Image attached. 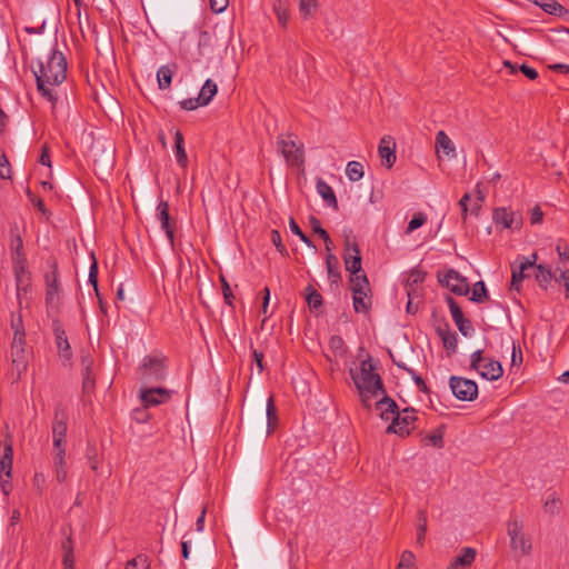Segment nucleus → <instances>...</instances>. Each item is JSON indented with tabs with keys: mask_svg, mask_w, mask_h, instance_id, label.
<instances>
[{
	"mask_svg": "<svg viewBox=\"0 0 569 569\" xmlns=\"http://www.w3.org/2000/svg\"><path fill=\"white\" fill-rule=\"evenodd\" d=\"M36 76L38 91L52 104L57 102V94L50 87L60 86L67 78V60L63 53L52 49L38 59L32 67Z\"/></svg>",
	"mask_w": 569,
	"mask_h": 569,
	"instance_id": "nucleus-1",
	"label": "nucleus"
},
{
	"mask_svg": "<svg viewBox=\"0 0 569 569\" xmlns=\"http://www.w3.org/2000/svg\"><path fill=\"white\" fill-rule=\"evenodd\" d=\"M350 376L366 408L371 407L375 398L383 396L382 380L379 373L376 372V366L371 357L368 356L360 362L359 370L350 369Z\"/></svg>",
	"mask_w": 569,
	"mask_h": 569,
	"instance_id": "nucleus-2",
	"label": "nucleus"
},
{
	"mask_svg": "<svg viewBox=\"0 0 569 569\" xmlns=\"http://www.w3.org/2000/svg\"><path fill=\"white\" fill-rule=\"evenodd\" d=\"M507 533L510 539V548L519 556H529L532 551L531 537L526 533L523 521L511 518L507 523Z\"/></svg>",
	"mask_w": 569,
	"mask_h": 569,
	"instance_id": "nucleus-3",
	"label": "nucleus"
},
{
	"mask_svg": "<svg viewBox=\"0 0 569 569\" xmlns=\"http://www.w3.org/2000/svg\"><path fill=\"white\" fill-rule=\"evenodd\" d=\"M21 318H18L17 322L12 321L14 335L10 348L11 362L19 376L27 369L29 356L26 348L24 331L21 329Z\"/></svg>",
	"mask_w": 569,
	"mask_h": 569,
	"instance_id": "nucleus-4",
	"label": "nucleus"
},
{
	"mask_svg": "<svg viewBox=\"0 0 569 569\" xmlns=\"http://www.w3.org/2000/svg\"><path fill=\"white\" fill-rule=\"evenodd\" d=\"M492 221L500 231L506 229L520 230L522 227V216L519 211L507 207H499L492 211Z\"/></svg>",
	"mask_w": 569,
	"mask_h": 569,
	"instance_id": "nucleus-5",
	"label": "nucleus"
},
{
	"mask_svg": "<svg viewBox=\"0 0 569 569\" xmlns=\"http://www.w3.org/2000/svg\"><path fill=\"white\" fill-rule=\"evenodd\" d=\"M277 149L289 166H299L303 162L302 148L297 144L292 136H279L277 138Z\"/></svg>",
	"mask_w": 569,
	"mask_h": 569,
	"instance_id": "nucleus-6",
	"label": "nucleus"
},
{
	"mask_svg": "<svg viewBox=\"0 0 569 569\" xmlns=\"http://www.w3.org/2000/svg\"><path fill=\"white\" fill-rule=\"evenodd\" d=\"M141 376L146 381H159L166 376L164 358L147 356L140 365Z\"/></svg>",
	"mask_w": 569,
	"mask_h": 569,
	"instance_id": "nucleus-7",
	"label": "nucleus"
},
{
	"mask_svg": "<svg viewBox=\"0 0 569 569\" xmlns=\"http://www.w3.org/2000/svg\"><path fill=\"white\" fill-rule=\"evenodd\" d=\"M449 386L453 396L461 401H472L478 396V386L473 380L453 376Z\"/></svg>",
	"mask_w": 569,
	"mask_h": 569,
	"instance_id": "nucleus-8",
	"label": "nucleus"
},
{
	"mask_svg": "<svg viewBox=\"0 0 569 569\" xmlns=\"http://www.w3.org/2000/svg\"><path fill=\"white\" fill-rule=\"evenodd\" d=\"M416 421V415L413 409H405L401 412H397L393 417L391 425L388 427L387 431L397 433L399 436H407L410 433V430L413 428V422Z\"/></svg>",
	"mask_w": 569,
	"mask_h": 569,
	"instance_id": "nucleus-9",
	"label": "nucleus"
},
{
	"mask_svg": "<svg viewBox=\"0 0 569 569\" xmlns=\"http://www.w3.org/2000/svg\"><path fill=\"white\" fill-rule=\"evenodd\" d=\"M171 391L166 388H141L140 400L143 407H156L166 403L171 398Z\"/></svg>",
	"mask_w": 569,
	"mask_h": 569,
	"instance_id": "nucleus-10",
	"label": "nucleus"
},
{
	"mask_svg": "<svg viewBox=\"0 0 569 569\" xmlns=\"http://www.w3.org/2000/svg\"><path fill=\"white\" fill-rule=\"evenodd\" d=\"M157 220L161 224V229L164 231L166 237L170 243V247H174V223L171 221L169 214V203L161 200L156 208Z\"/></svg>",
	"mask_w": 569,
	"mask_h": 569,
	"instance_id": "nucleus-11",
	"label": "nucleus"
},
{
	"mask_svg": "<svg viewBox=\"0 0 569 569\" xmlns=\"http://www.w3.org/2000/svg\"><path fill=\"white\" fill-rule=\"evenodd\" d=\"M52 329L56 338V346L58 353L63 365H68L72 358L71 348L62 325L59 321H53Z\"/></svg>",
	"mask_w": 569,
	"mask_h": 569,
	"instance_id": "nucleus-12",
	"label": "nucleus"
},
{
	"mask_svg": "<svg viewBox=\"0 0 569 569\" xmlns=\"http://www.w3.org/2000/svg\"><path fill=\"white\" fill-rule=\"evenodd\" d=\"M13 262V272L16 278V284H17V291L18 296L21 291L27 292L30 283H31V277L30 272L28 270V263L26 257H22L20 259H12Z\"/></svg>",
	"mask_w": 569,
	"mask_h": 569,
	"instance_id": "nucleus-13",
	"label": "nucleus"
},
{
	"mask_svg": "<svg viewBox=\"0 0 569 569\" xmlns=\"http://www.w3.org/2000/svg\"><path fill=\"white\" fill-rule=\"evenodd\" d=\"M450 291L458 296H465L469 292V283L466 278L456 270H449L440 280Z\"/></svg>",
	"mask_w": 569,
	"mask_h": 569,
	"instance_id": "nucleus-14",
	"label": "nucleus"
},
{
	"mask_svg": "<svg viewBox=\"0 0 569 569\" xmlns=\"http://www.w3.org/2000/svg\"><path fill=\"white\" fill-rule=\"evenodd\" d=\"M46 300L47 305L51 308H54L58 306L59 302V292H60V283H59V276L58 271L54 268L50 273L46 276Z\"/></svg>",
	"mask_w": 569,
	"mask_h": 569,
	"instance_id": "nucleus-15",
	"label": "nucleus"
},
{
	"mask_svg": "<svg viewBox=\"0 0 569 569\" xmlns=\"http://www.w3.org/2000/svg\"><path fill=\"white\" fill-rule=\"evenodd\" d=\"M477 557V550L471 547H463L460 552L452 558L447 569H468Z\"/></svg>",
	"mask_w": 569,
	"mask_h": 569,
	"instance_id": "nucleus-16",
	"label": "nucleus"
},
{
	"mask_svg": "<svg viewBox=\"0 0 569 569\" xmlns=\"http://www.w3.org/2000/svg\"><path fill=\"white\" fill-rule=\"evenodd\" d=\"M345 264L347 271L351 274L360 273L361 271V256L357 243H347Z\"/></svg>",
	"mask_w": 569,
	"mask_h": 569,
	"instance_id": "nucleus-17",
	"label": "nucleus"
},
{
	"mask_svg": "<svg viewBox=\"0 0 569 569\" xmlns=\"http://www.w3.org/2000/svg\"><path fill=\"white\" fill-rule=\"evenodd\" d=\"M395 141L391 137H382L378 147L380 158L385 161L388 168H391L396 162Z\"/></svg>",
	"mask_w": 569,
	"mask_h": 569,
	"instance_id": "nucleus-18",
	"label": "nucleus"
},
{
	"mask_svg": "<svg viewBox=\"0 0 569 569\" xmlns=\"http://www.w3.org/2000/svg\"><path fill=\"white\" fill-rule=\"evenodd\" d=\"M537 254L532 253L529 258H522L519 270H512L511 287L519 290L520 282L525 279V271L535 266Z\"/></svg>",
	"mask_w": 569,
	"mask_h": 569,
	"instance_id": "nucleus-19",
	"label": "nucleus"
},
{
	"mask_svg": "<svg viewBox=\"0 0 569 569\" xmlns=\"http://www.w3.org/2000/svg\"><path fill=\"white\" fill-rule=\"evenodd\" d=\"M478 372L487 380H498L502 376L503 370L499 361L487 359Z\"/></svg>",
	"mask_w": 569,
	"mask_h": 569,
	"instance_id": "nucleus-20",
	"label": "nucleus"
},
{
	"mask_svg": "<svg viewBox=\"0 0 569 569\" xmlns=\"http://www.w3.org/2000/svg\"><path fill=\"white\" fill-rule=\"evenodd\" d=\"M533 3L540 9H542L546 13L561 17L565 20H569V10L556 0H550L547 2H540L538 0H535Z\"/></svg>",
	"mask_w": 569,
	"mask_h": 569,
	"instance_id": "nucleus-21",
	"label": "nucleus"
},
{
	"mask_svg": "<svg viewBox=\"0 0 569 569\" xmlns=\"http://www.w3.org/2000/svg\"><path fill=\"white\" fill-rule=\"evenodd\" d=\"M13 450L11 443H4L3 452L0 455V476L8 479L12 472Z\"/></svg>",
	"mask_w": 569,
	"mask_h": 569,
	"instance_id": "nucleus-22",
	"label": "nucleus"
},
{
	"mask_svg": "<svg viewBox=\"0 0 569 569\" xmlns=\"http://www.w3.org/2000/svg\"><path fill=\"white\" fill-rule=\"evenodd\" d=\"M437 152L442 151L449 158L456 157V147L452 140L445 131H438L436 134Z\"/></svg>",
	"mask_w": 569,
	"mask_h": 569,
	"instance_id": "nucleus-23",
	"label": "nucleus"
},
{
	"mask_svg": "<svg viewBox=\"0 0 569 569\" xmlns=\"http://www.w3.org/2000/svg\"><path fill=\"white\" fill-rule=\"evenodd\" d=\"M377 399L378 401L376 402V406L380 411L381 418L386 420H389L390 418L393 419L395 415H397V403L391 398L387 397L386 392Z\"/></svg>",
	"mask_w": 569,
	"mask_h": 569,
	"instance_id": "nucleus-24",
	"label": "nucleus"
},
{
	"mask_svg": "<svg viewBox=\"0 0 569 569\" xmlns=\"http://www.w3.org/2000/svg\"><path fill=\"white\" fill-rule=\"evenodd\" d=\"M174 157L178 164L186 169L188 166V157L184 150V139L180 130L174 131Z\"/></svg>",
	"mask_w": 569,
	"mask_h": 569,
	"instance_id": "nucleus-25",
	"label": "nucleus"
},
{
	"mask_svg": "<svg viewBox=\"0 0 569 569\" xmlns=\"http://www.w3.org/2000/svg\"><path fill=\"white\" fill-rule=\"evenodd\" d=\"M53 473H54V479L59 483H62L66 481L67 476H68V471H67V467H66V455H61V451L56 452L53 455Z\"/></svg>",
	"mask_w": 569,
	"mask_h": 569,
	"instance_id": "nucleus-26",
	"label": "nucleus"
},
{
	"mask_svg": "<svg viewBox=\"0 0 569 569\" xmlns=\"http://www.w3.org/2000/svg\"><path fill=\"white\" fill-rule=\"evenodd\" d=\"M350 284L352 295H365L370 292L368 278L363 273L351 274Z\"/></svg>",
	"mask_w": 569,
	"mask_h": 569,
	"instance_id": "nucleus-27",
	"label": "nucleus"
},
{
	"mask_svg": "<svg viewBox=\"0 0 569 569\" xmlns=\"http://www.w3.org/2000/svg\"><path fill=\"white\" fill-rule=\"evenodd\" d=\"M218 92V86L214 81L211 79H207L203 86L201 87V90L199 92V99L200 102H202V106H207L211 102L213 97Z\"/></svg>",
	"mask_w": 569,
	"mask_h": 569,
	"instance_id": "nucleus-28",
	"label": "nucleus"
},
{
	"mask_svg": "<svg viewBox=\"0 0 569 569\" xmlns=\"http://www.w3.org/2000/svg\"><path fill=\"white\" fill-rule=\"evenodd\" d=\"M316 188H317V192L319 193V196L329 206H333L335 208L337 207V198L335 196V192H333L332 188L326 181H323L322 179H318Z\"/></svg>",
	"mask_w": 569,
	"mask_h": 569,
	"instance_id": "nucleus-29",
	"label": "nucleus"
},
{
	"mask_svg": "<svg viewBox=\"0 0 569 569\" xmlns=\"http://www.w3.org/2000/svg\"><path fill=\"white\" fill-rule=\"evenodd\" d=\"M536 279L539 286L543 289H547L555 274H552L551 269L545 264H538L537 267Z\"/></svg>",
	"mask_w": 569,
	"mask_h": 569,
	"instance_id": "nucleus-30",
	"label": "nucleus"
},
{
	"mask_svg": "<svg viewBox=\"0 0 569 569\" xmlns=\"http://www.w3.org/2000/svg\"><path fill=\"white\" fill-rule=\"evenodd\" d=\"M52 436L63 437L67 436V418L63 412H56L52 425Z\"/></svg>",
	"mask_w": 569,
	"mask_h": 569,
	"instance_id": "nucleus-31",
	"label": "nucleus"
},
{
	"mask_svg": "<svg viewBox=\"0 0 569 569\" xmlns=\"http://www.w3.org/2000/svg\"><path fill=\"white\" fill-rule=\"evenodd\" d=\"M326 264L328 271V278L331 282L337 283L340 279V273L338 271V260L332 253H328L326 257Z\"/></svg>",
	"mask_w": 569,
	"mask_h": 569,
	"instance_id": "nucleus-32",
	"label": "nucleus"
},
{
	"mask_svg": "<svg viewBox=\"0 0 569 569\" xmlns=\"http://www.w3.org/2000/svg\"><path fill=\"white\" fill-rule=\"evenodd\" d=\"M353 300V309L356 312H368L370 306H371V299L369 297V293L365 295H352Z\"/></svg>",
	"mask_w": 569,
	"mask_h": 569,
	"instance_id": "nucleus-33",
	"label": "nucleus"
},
{
	"mask_svg": "<svg viewBox=\"0 0 569 569\" xmlns=\"http://www.w3.org/2000/svg\"><path fill=\"white\" fill-rule=\"evenodd\" d=\"M305 292L307 303L311 309H318L322 306V296L315 289L313 286L309 284Z\"/></svg>",
	"mask_w": 569,
	"mask_h": 569,
	"instance_id": "nucleus-34",
	"label": "nucleus"
},
{
	"mask_svg": "<svg viewBox=\"0 0 569 569\" xmlns=\"http://www.w3.org/2000/svg\"><path fill=\"white\" fill-rule=\"evenodd\" d=\"M416 528H417L416 543L418 546L422 547L425 543V536H426V531H427V516H426L425 511H419Z\"/></svg>",
	"mask_w": 569,
	"mask_h": 569,
	"instance_id": "nucleus-35",
	"label": "nucleus"
},
{
	"mask_svg": "<svg viewBox=\"0 0 569 569\" xmlns=\"http://www.w3.org/2000/svg\"><path fill=\"white\" fill-rule=\"evenodd\" d=\"M346 174L350 181H359L363 177V167L359 161H349Z\"/></svg>",
	"mask_w": 569,
	"mask_h": 569,
	"instance_id": "nucleus-36",
	"label": "nucleus"
},
{
	"mask_svg": "<svg viewBox=\"0 0 569 569\" xmlns=\"http://www.w3.org/2000/svg\"><path fill=\"white\" fill-rule=\"evenodd\" d=\"M442 343L447 350H450L451 352H456L458 339L457 335L449 329L447 330H440L439 331Z\"/></svg>",
	"mask_w": 569,
	"mask_h": 569,
	"instance_id": "nucleus-37",
	"label": "nucleus"
},
{
	"mask_svg": "<svg viewBox=\"0 0 569 569\" xmlns=\"http://www.w3.org/2000/svg\"><path fill=\"white\" fill-rule=\"evenodd\" d=\"M420 293L421 290L409 289L407 292L408 302H407V312L413 315L418 311L419 302H420Z\"/></svg>",
	"mask_w": 569,
	"mask_h": 569,
	"instance_id": "nucleus-38",
	"label": "nucleus"
},
{
	"mask_svg": "<svg viewBox=\"0 0 569 569\" xmlns=\"http://www.w3.org/2000/svg\"><path fill=\"white\" fill-rule=\"evenodd\" d=\"M397 569H417L416 556L410 550H405L400 555Z\"/></svg>",
	"mask_w": 569,
	"mask_h": 569,
	"instance_id": "nucleus-39",
	"label": "nucleus"
},
{
	"mask_svg": "<svg viewBox=\"0 0 569 569\" xmlns=\"http://www.w3.org/2000/svg\"><path fill=\"white\" fill-rule=\"evenodd\" d=\"M158 84L160 89H167L171 84L172 71L169 67L162 66L157 72Z\"/></svg>",
	"mask_w": 569,
	"mask_h": 569,
	"instance_id": "nucleus-40",
	"label": "nucleus"
},
{
	"mask_svg": "<svg viewBox=\"0 0 569 569\" xmlns=\"http://www.w3.org/2000/svg\"><path fill=\"white\" fill-rule=\"evenodd\" d=\"M11 256L12 259H20L22 257H26L23 253V242L19 234L11 233Z\"/></svg>",
	"mask_w": 569,
	"mask_h": 569,
	"instance_id": "nucleus-41",
	"label": "nucleus"
},
{
	"mask_svg": "<svg viewBox=\"0 0 569 569\" xmlns=\"http://www.w3.org/2000/svg\"><path fill=\"white\" fill-rule=\"evenodd\" d=\"M425 443L427 446H431L435 448H442L443 447V431L442 429L438 428L433 432L429 433L425 438Z\"/></svg>",
	"mask_w": 569,
	"mask_h": 569,
	"instance_id": "nucleus-42",
	"label": "nucleus"
},
{
	"mask_svg": "<svg viewBox=\"0 0 569 569\" xmlns=\"http://www.w3.org/2000/svg\"><path fill=\"white\" fill-rule=\"evenodd\" d=\"M273 10L279 24L286 28L289 20V12L287 7L280 0H278V2L273 7Z\"/></svg>",
	"mask_w": 569,
	"mask_h": 569,
	"instance_id": "nucleus-43",
	"label": "nucleus"
},
{
	"mask_svg": "<svg viewBox=\"0 0 569 569\" xmlns=\"http://www.w3.org/2000/svg\"><path fill=\"white\" fill-rule=\"evenodd\" d=\"M298 4L302 17L308 19L313 14L317 8V0H298Z\"/></svg>",
	"mask_w": 569,
	"mask_h": 569,
	"instance_id": "nucleus-44",
	"label": "nucleus"
},
{
	"mask_svg": "<svg viewBox=\"0 0 569 569\" xmlns=\"http://www.w3.org/2000/svg\"><path fill=\"white\" fill-rule=\"evenodd\" d=\"M425 273L421 271H412L406 282V292H408L409 289H417L420 290L419 284L423 281Z\"/></svg>",
	"mask_w": 569,
	"mask_h": 569,
	"instance_id": "nucleus-45",
	"label": "nucleus"
},
{
	"mask_svg": "<svg viewBox=\"0 0 569 569\" xmlns=\"http://www.w3.org/2000/svg\"><path fill=\"white\" fill-rule=\"evenodd\" d=\"M487 298V289L483 281H478L472 288L471 300L475 302H482Z\"/></svg>",
	"mask_w": 569,
	"mask_h": 569,
	"instance_id": "nucleus-46",
	"label": "nucleus"
},
{
	"mask_svg": "<svg viewBox=\"0 0 569 569\" xmlns=\"http://www.w3.org/2000/svg\"><path fill=\"white\" fill-rule=\"evenodd\" d=\"M289 227L292 233L297 234L302 242H305L308 247L316 249V246L312 243V241L302 232L298 223L293 218H290L289 220Z\"/></svg>",
	"mask_w": 569,
	"mask_h": 569,
	"instance_id": "nucleus-47",
	"label": "nucleus"
},
{
	"mask_svg": "<svg viewBox=\"0 0 569 569\" xmlns=\"http://www.w3.org/2000/svg\"><path fill=\"white\" fill-rule=\"evenodd\" d=\"M561 501L555 495L549 496L545 501V511L555 515L560 509Z\"/></svg>",
	"mask_w": 569,
	"mask_h": 569,
	"instance_id": "nucleus-48",
	"label": "nucleus"
},
{
	"mask_svg": "<svg viewBox=\"0 0 569 569\" xmlns=\"http://www.w3.org/2000/svg\"><path fill=\"white\" fill-rule=\"evenodd\" d=\"M456 326L458 327L459 331L465 336L469 337L473 332V327L471 322L466 319L465 317L457 319L455 321Z\"/></svg>",
	"mask_w": 569,
	"mask_h": 569,
	"instance_id": "nucleus-49",
	"label": "nucleus"
},
{
	"mask_svg": "<svg viewBox=\"0 0 569 569\" xmlns=\"http://www.w3.org/2000/svg\"><path fill=\"white\" fill-rule=\"evenodd\" d=\"M427 221V217L423 213H418L413 216V218L409 221L407 227V233L415 231L420 228Z\"/></svg>",
	"mask_w": 569,
	"mask_h": 569,
	"instance_id": "nucleus-50",
	"label": "nucleus"
},
{
	"mask_svg": "<svg viewBox=\"0 0 569 569\" xmlns=\"http://www.w3.org/2000/svg\"><path fill=\"white\" fill-rule=\"evenodd\" d=\"M64 557H63V569H73V553L70 546V541L63 545Z\"/></svg>",
	"mask_w": 569,
	"mask_h": 569,
	"instance_id": "nucleus-51",
	"label": "nucleus"
},
{
	"mask_svg": "<svg viewBox=\"0 0 569 569\" xmlns=\"http://www.w3.org/2000/svg\"><path fill=\"white\" fill-rule=\"evenodd\" d=\"M11 168L4 153H0V178L10 179Z\"/></svg>",
	"mask_w": 569,
	"mask_h": 569,
	"instance_id": "nucleus-52",
	"label": "nucleus"
},
{
	"mask_svg": "<svg viewBox=\"0 0 569 569\" xmlns=\"http://www.w3.org/2000/svg\"><path fill=\"white\" fill-rule=\"evenodd\" d=\"M310 223L315 233H318L325 242H330L328 232L321 227V223L317 218H312Z\"/></svg>",
	"mask_w": 569,
	"mask_h": 569,
	"instance_id": "nucleus-53",
	"label": "nucleus"
},
{
	"mask_svg": "<svg viewBox=\"0 0 569 569\" xmlns=\"http://www.w3.org/2000/svg\"><path fill=\"white\" fill-rule=\"evenodd\" d=\"M88 278H89V282L92 283L96 292H98V266H97V260L94 259L93 256H92V263L89 269Z\"/></svg>",
	"mask_w": 569,
	"mask_h": 569,
	"instance_id": "nucleus-54",
	"label": "nucleus"
},
{
	"mask_svg": "<svg viewBox=\"0 0 569 569\" xmlns=\"http://www.w3.org/2000/svg\"><path fill=\"white\" fill-rule=\"evenodd\" d=\"M555 280L565 287L569 297V269L560 270L559 274L555 273Z\"/></svg>",
	"mask_w": 569,
	"mask_h": 569,
	"instance_id": "nucleus-55",
	"label": "nucleus"
},
{
	"mask_svg": "<svg viewBox=\"0 0 569 569\" xmlns=\"http://www.w3.org/2000/svg\"><path fill=\"white\" fill-rule=\"evenodd\" d=\"M482 357V350H476L470 357V366L475 370H480L481 365L486 361Z\"/></svg>",
	"mask_w": 569,
	"mask_h": 569,
	"instance_id": "nucleus-56",
	"label": "nucleus"
},
{
	"mask_svg": "<svg viewBox=\"0 0 569 569\" xmlns=\"http://www.w3.org/2000/svg\"><path fill=\"white\" fill-rule=\"evenodd\" d=\"M266 412H267V418H268V427L270 428L271 425L277 420L276 408H274L272 397H270L267 401Z\"/></svg>",
	"mask_w": 569,
	"mask_h": 569,
	"instance_id": "nucleus-57",
	"label": "nucleus"
},
{
	"mask_svg": "<svg viewBox=\"0 0 569 569\" xmlns=\"http://www.w3.org/2000/svg\"><path fill=\"white\" fill-rule=\"evenodd\" d=\"M202 106V102H200L199 97L197 98H189L180 101V107L183 110H194L198 107Z\"/></svg>",
	"mask_w": 569,
	"mask_h": 569,
	"instance_id": "nucleus-58",
	"label": "nucleus"
},
{
	"mask_svg": "<svg viewBox=\"0 0 569 569\" xmlns=\"http://www.w3.org/2000/svg\"><path fill=\"white\" fill-rule=\"evenodd\" d=\"M271 241L280 253L287 252L286 247L281 240V234L278 230L271 231Z\"/></svg>",
	"mask_w": 569,
	"mask_h": 569,
	"instance_id": "nucleus-59",
	"label": "nucleus"
},
{
	"mask_svg": "<svg viewBox=\"0 0 569 569\" xmlns=\"http://www.w3.org/2000/svg\"><path fill=\"white\" fill-rule=\"evenodd\" d=\"M448 305L453 321L463 317L460 307L456 303V301L452 298H448Z\"/></svg>",
	"mask_w": 569,
	"mask_h": 569,
	"instance_id": "nucleus-60",
	"label": "nucleus"
},
{
	"mask_svg": "<svg viewBox=\"0 0 569 569\" xmlns=\"http://www.w3.org/2000/svg\"><path fill=\"white\" fill-rule=\"evenodd\" d=\"M46 477L42 472H36L33 477V486L39 493L44 491Z\"/></svg>",
	"mask_w": 569,
	"mask_h": 569,
	"instance_id": "nucleus-61",
	"label": "nucleus"
},
{
	"mask_svg": "<svg viewBox=\"0 0 569 569\" xmlns=\"http://www.w3.org/2000/svg\"><path fill=\"white\" fill-rule=\"evenodd\" d=\"M556 250H557L560 262H562L563 264L568 263L569 262L568 248L566 246H563L561 242H559L556 247Z\"/></svg>",
	"mask_w": 569,
	"mask_h": 569,
	"instance_id": "nucleus-62",
	"label": "nucleus"
},
{
	"mask_svg": "<svg viewBox=\"0 0 569 569\" xmlns=\"http://www.w3.org/2000/svg\"><path fill=\"white\" fill-rule=\"evenodd\" d=\"M210 1V8L212 11L217 13L223 12L229 3V0H209Z\"/></svg>",
	"mask_w": 569,
	"mask_h": 569,
	"instance_id": "nucleus-63",
	"label": "nucleus"
},
{
	"mask_svg": "<svg viewBox=\"0 0 569 569\" xmlns=\"http://www.w3.org/2000/svg\"><path fill=\"white\" fill-rule=\"evenodd\" d=\"M52 439H53V455L56 452H60V451H61V455H66V449L63 447L66 438L52 436Z\"/></svg>",
	"mask_w": 569,
	"mask_h": 569,
	"instance_id": "nucleus-64",
	"label": "nucleus"
}]
</instances>
